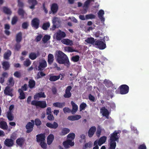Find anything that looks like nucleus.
Listing matches in <instances>:
<instances>
[{
	"label": "nucleus",
	"instance_id": "nucleus-1",
	"mask_svg": "<svg viewBox=\"0 0 149 149\" xmlns=\"http://www.w3.org/2000/svg\"><path fill=\"white\" fill-rule=\"evenodd\" d=\"M57 62L60 64H64L65 66L69 67L70 63L67 56L61 51H59L57 55Z\"/></svg>",
	"mask_w": 149,
	"mask_h": 149
},
{
	"label": "nucleus",
	"instance_id": "nucleus-2",
	"mask_svg": "<svg viewBox=\"0 0 149 149\" xmlns=\"http://www.w3.org/2000/svg\"><path fill=\"white\" fill-rule=\"evenodd\" d=\"M119 131H115L110 135V141L109 144V149H115L116 147V141L118 140L119 137L118 134L119 133Z\"/></svg>",
	"mask_w": 149,
	"mask_h": 149
},
{
	"label": "nucleus",
	"instance_id": "nucleus-3",
	"mask_svg": "<svg viewBox=\"0 0 149 149\" xmlns=\"http://www.w3.org/2000/svg\"><path fill=\"white\" fill-rule=\"evenodd\" d=\"M31 104V105L36 106L37 108L39 107L43 109L47 107V104L45 101H36L33 100L32 101Z\"/></svg>",
	"mask_w": 149,
	"mask_h": 149
},
{
	"label": "nucleus",
	"instance_id": "nucleus-4",
	"mask_svg": "<svg viewBox=\"0 0 149 149\" xmlns=\"http://www.w3.org/2000/svg\"><path fill=\"white\" fill-rule=\"evenodd\" d=\"M54 36L56 39L57 40L59 41L61 40L62 39L65 38L66 36V34L64 31L59 30L55 34Z\"/></svg>",
	"mask_w": 149,
	"mask_h": 149
},
{
	"label": "nucleus",
	"instance_id": "nucleus-5",
	"mask_svg": "<svg viewBox=\"0 0 149 149\" xmlns=\"http://www.w3.org/2000/svg\"><path fill=\"white\" fill-rule=\"evenodd\" d=\"M118 89H119L120 93L122 95L127 93L129 90V86L126 84H123L120 85Z\"/></svg>",
	"mask_w": 149,
	"mask_h": 149
},
{
	"label": "nucleus",
	"instance_id": "nucleus-6",
	"mask_svg": "<svg viewBox=\"0 0 149 149\" xmlns=\"http://www.w3.org/2000/svg\"><path fill=\"white\" fill-rule=\"evenodd\" d=\"M40 23L39 19L37 18H34L31 21V25L35 29H36L39 27Z\"/></svg>",
	"mask_w": 149,
	"mask_h": 149
},
{
	"label": "nucleus",
	"instance_id": "nucleus-7",
	"mask_svg": "<svg viewBox=\"0 0 149 149\" xmlns=\"http://www.w3.org/2000/svg\"><path fill=\"white\" fill-rule=\"evenodd\" d=\"M58 6L56 3H53L51 6V10L49 11V14L52 13L53 14L56 13L58 11Z\"/></svg>",
	"mask_w": 149,
	"mask_h": 149
},
{
	"label": "nucleus",
	"instance_id": "nucleus-8",
	"mask_svg": "<svg viewBox=\"0 0 149 149\" xmlns=\"http://www.w3.org/2000/svg\"><path fill=\"white\" fill-rule=\"evenodd\" d=\"M95 45H96L100 49H104L106 47L105 44L100 40H97L96 41Z\"/></svg>",
	"mask_w": 149,
	"mask_h": 149
},
{
	"label": "nucleus",
	"instance_id": "nucleus-9",
	"mask_svg": "<svg viewBox=\"0 0 149 149\" xmlns=\"http://www.w3.org/2000/svg\"><path fill=\"white\" fill-rule=\"evenodd\" d=\"M63 144L65 148H68L70 146H74V142H72L70 139H68L63 142Z\"/></svg>",
	"mask_w": 149,
	"mask_h": 149
},
{
	"label": "nucleus",
	"instance_id": "nucleus-10",
	"mask_svg": "<svg viewBox=\"0 0 149 149\" xmlns=\"http://www.w3.org/2000/svg\"><path fill=\"white\" fill-rule=\"evenodd\" d=\"M36 141L38 142H41L45 141V134H38L36 136Z\"/></svg>",
	"mask_w": 149,
	"mask_h": 149
},
{
	"label": "nucleus",
	"instance_id": "nucleus-11",
	"mask_svg": "<svg viewBox=\"0 0 149 149\" xmlns=\"http://www.w3.org/2000/svg\"><path fill=\"white\" fill-rule=\"evenodd\" d=\"M34 124L31 122H29L26 125L25 127L27 130L26 132L29 133L31 132L33 130Z\"/></svg>",
	"mask_w": 149,
	"mask_h": 149
},
{
	"label": "nucleus",
	"instance_id": "nucleus-12",
	"mask_svg": "<svg viewBox=\"0 0 149 149\" xmlns=\"http://www.w3.org/2000/svg\"><path fill=\"white\" fill-rule=\"evenodd\" d=\"M4 144L7 147H11L14 145V142L12 139H6L4 141Z\"/></svg>",
	"mask_w": 149,
	"mask_h": 149
},
{
	"label": "nucleus",
	"instance_id": "nucleus-13",
	"mask_svg": "<svg viewBox=\"0 0 149 149\" xmlns=\"http://www.w3.org/2000/svg\"><path fill=\"white\" fill-rule=\"evenodd\" d=\"M47 66L46 61L45 60H43L40 62L39 63V64L38 66V70L42 71Z\"/></svg>",
	"mask_w": 149,
	"mask_h": 149
},
{
	"label": "nucleus",
	"instance_id": "nucleus-14",
	"mask_svg": "<svg viewBox=\"0 0 149 149\" xmlns=\"http://www.w3.org/2000/svg\"><path fill=\"white\" fill-rule=\"evenodd\" d=\"M100 111L103 116L106 117L107 118H108L109 112L105 107H102L100 109Z\"/></svg>",
	"mask_w": 149,
	"mask_h": 149
},
{
	"label": "nucleus",
	"instance_id": "nucleus-15",
	"mask_svg": "<svg viewBox=\"0 0 149 149\" xmlns=\"http://www.w3.org/2000/svg\"><path fill=\"white\" fill-rule=\"evenodd\" d=\"M13 89L8 86H6L4 91V93L6 95H10L11 96H13L12 91Z\"/></svg>",
	"mask_w": 149,
	"mask_h": 149
},
{
	"label": "nucleus",
	"instance_id": "nucleus-16",
	"mask_svg": "<svg viewBox=\"0 0 149 149\" xmlns=\"http://www.w3.org/2000/svg\"><path fill=\"white\" fill-rule=\"evenodd\" d=\"M28 3L31 5L29 6V8L33 9H35V6L38 3L37 0H28Z\"/></svg>",
	"mask_w": 149,
	"mask_h": 149
},
{
	"label": "nucleus",
	"instance_id": "nucleus-17",
	"mask_svg": "<svg viewBox=\"0 0 149 149\" xmlns=\"http://www.w3.org/2000/svg\"><path fill=\"white\" fill-rule=\"evenodd\" d=\"M2 65L3 68L5 71L8 70L10 67V63L7 61H3L2 63Z\"/></svg>",
	"mask_w": 149,
	"mask_h": 149
},
{
	"label": "nucleus",
	"instance_id": "nucleus-18",
	"mask_svg": "<svg viewBox=\"0 0 149 149\" xmlns=\"http://www.w3.org/2000/svg\"><path fill=\"white\" fill-rule=\"evenodd\" d=\"M47 127L50 128L56 129L58 127V124L56 122H54L53 124L50 123H47L46 124Z\"/></svg>",
	"mask_w": 149,
	"mask_h": 149
},
{
	"label": "nucleus",
	"instance_id": "nucleus-19",
	"mask_svg": "<svg viewBox=\"0 0 149 149\" xmlns=\"http://www.w3.org/2000/svg\"><path fill=\"white\" fill-rule=\"evenodd\" d=\"M96 130V128L95 126L91 127L89 129L88 132V135L89 137H92L94 134Z\"/></svg>",
	"mask_w": 149,
	"mask_h": 149
},
{
	"label": "nucleus",
	"instance_id": "nucleus-20",
	"mask_svg": "<svg viewBox=\"0 0 149 149\" xmlns=\"http://www.w3.org/2000/svg\"><path fill=\"white\" fill-rule=\"evenodd\" d=\"M104 13V10H100L98 13V17L100 19L102 22H104L105 21V18L103 17V15Z\"/></svg>",
	"mask_w": 149,
	"mask_h": 149
},
{
	"label": "nucleus",
	"instance_id": "nucleus-21",
	"mask_svg": "<svg viewBox=\"0 0 149 149\" xmlns=\"http://www.w3.org/2000/svg\"><path fill=\"white\" fill-rule=\"evenodd\" d=\"M71 104L72 106L71 112L72 114H74L78 110V106L73 101L71 102Z\"/></svg>",
	"mask_w": 149,
	"mask_h": 149
},
{
	"label": "nucleus",
	"instance_id": "nucleus-22",
	"mask_svg": "<svg viewBox=\"0 0 149 149\" xmlns=\"http://www.w3.org/2000/svg\"><path fill=\"white\" fill-rule=\"evenodd\" d=\"M25 140L23 137H20L16 140V143L18 146H22L24 144Z\"/></svg>",
	"mask_w": 149,
	"mask_h": 149
},
{
	"label": "nucleus",
	"instance_id": "nucleus-23",
	"mask_svg": "<svg viewBox=\"0 0 149 149\" xmlns=\"http://www.w3.org/2000/svg\"><path fill=\"white\" fill-rule=\"evenodd\" d=\"M61 42L67 45H72L73 44L72 41L68 39H63L61 40Z\"/></svg>",
	"mask_w": 149,
	"mask_h": 149
},
{
	"label": "nucleus",
	"instance_id": "nucleus-24",
	"mask_svg": "<svg viewBox=\"0 0 149 149\" xmlns=\"http://www.w3.org/2000/svg\"><path fill=\"white\" fill-rule=\"evenodd\" d=\"M61 74H60L58 76H52V74L49 75L50 77L49 78V80L50 81H55L58 79H59L60 77Z\"/></svg>",
	"mask_w": 149,
	"mask_h": 149
},
{
	"label": "nucleus",
	"instance_id": "nucleus-25",
	"mask_svg": "<svg viewBox=\"0 0 149 149\" xmlns=\"http://www.w3.org/2000/svg\"><path fill=\"white\" fill-rule=\"evenodd\" d=\"M46 97L44 92H40L35 95L34 96V98L35 100H36L38 98H45Z\"/></svg>",
	"mask_w": 149,
	"mask_h": 149
},
{
	"label": "nucleus",
	"instance_id": "nucleus-26",
	"mask_svg": "<svg viewBox=\"0 0 149 149\" xmlns=\"http://www.w3.org/2000/svg\"><path fill=\"white\" fill-rule=\"evenodd\" d=\"M65 102H56L54 103L53 104V105L54 107L60 108H63L65 106Z\"/></svg>",
	"mask_w": 149,
	"mask_h": 149
},
{
	"label": "nucleus",
	"instance_id": "nucleus-27",
	"mask_svg": "<svg viewBox=\"0 0 149 149\" xmlns=\"http://www.w3.org/2000/svg\"><path fill=\"white\" fill-rule=\"evenodd\" d=\"M12 52L11 51L8 49L6 52H5L3 55L4 59L6 60H8L11 55Z\"/></svg>",
	"mask_w": 149,
	"mask_h": 149
},
{
	"label": "nucleus",
	"instance_id": "nucleus-28",
	"mask_svg": "<svg viewBox=\"0 0 149 149\" xmlns=\"http://www.w3.org/2000/svg\"><path fill=\"white\" fill-rule=\"evenodd\" d=\"M36 82L33 79H30L29 81L28 86L31 89H32L35 87Z\"/></svg>",
	"mask_w": 149,
	"mask_h": 149
},
{
	"label": "nucleus",
	"instance_id": "nucleus-29",
	"mask_svg": "<svg viewBox=\"0 0 149 149\" xmlns=\"http://www.w3.org/2000/svg\"><path fill=\"white\" fill-rule=\"evenodd\" d=\"M22 40V33L19 32L16 35V41L17 42H20Z\"/></svg>",
	"mask_w": 149,
	"mask_h": 149
},
{
	"label": "nucleus",
	"instance_id": "nucleus-30",
	"mask_svg": "<svg viewBox=\"0 0 149 149\" xmlns=\"http://www.w3.org/2000/svg\"><path fill=\"white\" fill-rule=\"evenodd\" d=\"M54 138V136L52 134H50L47 137V142L48 145H50L52 143Z\"/></svg>",
	"mask_w": 149,
	"mask_h": 149
},
{
	"label": "nucleus",
	"instance_id": "nucleus-31",
	"mask_svg": "<svg viewBox=\"0 0 149 149\" xmlns=\"http://www.w3.org/2000/svg\"><path fill=\"white\" fill-rule=\"evenodd\" d=\"M0 128L4 130H7L8 126L6 123L4 121H1L0 122Z\"/></svg>",
	"mask_w": 149,
	"mask_h": 149
},
{
	"label": "nucleus",
	"instance_id": "nucleus-32",
	"mask_svg": "<svg viewBox=\"0 0 149 149\" xmlns=\"http://www.w3.org/2000/svg\"><path fill=\"white\" fill-rule=\"evenodd\" d=\"M54 60V57L53 54H49L48 56V62L49 65H51Z\"/></svg>",
	"mask_w": 149,
	"mask_h": 149
},
{
	"label": "nucleus",
	"instance_id": "nucleus-33",
	"mask_svg": "<svg viewBox=\"0 0 149 149\" xmlns=\"http://www.w3.org/2000/svg\"><path fill=\"white\" fill-rule=\"evenodd\" d=\"M18 14L21 16L22 18H24V15L26 13L22 8H19L17 11Z\"/></svg>",
	"mask_w": 149,
	"mask_h": 149
},
{
	"label": "nucleus",
	"instance_id": "nucleus-34",
	"mask_svg": "<svg viewBox=\"0 0 149 149\" xmlns=\"http://www.w3.org/2000/svg\"><path fill=\"white\" fill-rule=\"evenodd\" d=\"M85 41L88 43L93 45H95V42L94 38L92 37L88 38L85 40Z\"/></svg>",
	"mask_w": 149,
	"mask_h": 149
},
{
	"label": "nucleus",
	"instance_id": "nucleus-35",
	"mask_svg": "<svg viewBox=\"0 0 149 149\" xmlns=\"http://www.w3.org/2000/svg\"><path fill=\"white\" fill-rule=\"evenodd\" d=\"M107 137L106 136H103L101 137L98 140V145L101 146L106 141Z\"/></svg>",
	"mask_w": 149,
	"mask_h": 149
},
{
	"label": "nucleus",
	"instance_id": "nucleus-36",
	"mask_svg": "<svg viewBox=\"0 0 149 149\" xmlns=\"http://www.w3.org/2000/svg\"><path fill=\"white\" fill-rule=\"evenodd\" d=\"M3 12L7 15H10L12 14V12L10 9L7 7H3Z\"/></svg>",
	"mask_w": 149,
	"mask_h": 149
},
{
	"label": "nucleus",
	"instance_id": "nucleus-37",
	"mask_svg": "<svg viewBox=\"0 0 149 149\" xmlns=\"http://www.w3.org/2000/svg\"><path fill=\"white\" fill-rule=\"evenodd\" d=\"M70 131V130L67 128H64L61 130V132L60 133V135L61 136L65 135L68 133Z\"/></svg>",
	"mask_w": 149,
	"mask_h": 149
},
{
	"label": "nucleus",
	"instance_id": "nucleus-38",
	"mask_svg": "<svg viewBox=\"0 0 149 149\" xmlns=\"http://www.w3.org/2000/svg\"><path fill=\"white\" fill-rule=\"evenodd\" d=\"M50 24L49 22H47L43 23L42 26V28L44 30H46L50 27Z\"/></svg>",
	"mask_w": 149,
	"mask_h": 149
},
{
	"label": "nucleus",
	"instance_id": "nucleus-39",
	"mask_svg": "<svg viewBox=\"0 0 149 149\" xmlns=\"http://www.w3.org/2000/svg\"><path fill=\"white\" fill-rule=\"evenodd\" d=\"M8 84L9 86H13L15 84V81L13 77H10L8 80Z\"/></svg>",
	"mask_w": 149,
	"mask_h": 149
},
{
	"label": "nucleus",
	"instance_id": "nucleus-40",
	"mask_svg": "<svg viewBox=\"0 0 149 149\" xmlns=\"http://www.w3.org/2000/svg\"><path fill=\"white\" fill-rule=\"evenodd\" d=\"M51 37L49 35H45L42 39V41L44 43H46L50 38Z\"/></svg>",
	"mask_w": 149,
	"mask_h": 149
},
{
	"label": "nucleus",
	"instance_id": "nucleus-41",
	"mask_svg": "<svg viewBox=\"0 0 149 149\" xmlns=\"http://www.w3.org/2000/svg\"><path fill=\"white\" fill-rule=\"evenodd\" d=\"M7 117L9 121H12L14 119V116L11 111L8 112L7 114Z\"/></svg>",
	"mask_w": 149,
	"mask_h": 149
},
{
	"label": "nucleus",
	"instance_id": "nucleus-42",
	"mask_svg": "<svg viewBox=\"0 0 149 149\" xmlns=\"http://www.w3.org/2000/svg\"><path fill=\"white\" fill-rule=\"evenodd\" d=\"M21 48V45L20 44V42H17L14 45L15 50L16 51H19V50Z\"/></svg>",
	"mask_w": 149,
	"mask_h": 149
},
{
	"label": "nucleus",
	"instance_id": "nucleus-43",
	"mask_svg": "<svg viewBox=\"0 0 149 149\" xmlns=\"http://www.w3.org/2000/svg\"><path fill=\"white\" fill-rule=\"evenodd\" d=\"M37 56L36 54L34 52L31 53L29 55V58L32 60H34L36 59Z\"/></svg>",
	"mask_w": 149,
	"mask_h": 149
},
{
	"label": "nucleus",
	"instance_id": "nucleus-44",
	"mask_svg": "<svg viewBox=\"0 0 149 149\" xmlns=\"http://www.w3.org/2000/svg\"><path fill=\"white\" fill-rule=\"evenodd\" d=\"M96 17L95 15L93 14H89L86 15L85 17L87 19H93L95 18Z\"/></svg>",
	"mask_w": 149,
	"mask_h": 149
},
{
	"label": "nucleus",
	"instance_id": "nucleus-45",
	"mask_svg": "<svg viewBox=\"0 0 149 149\" xmlns=\"http://www.w3.org/2000/svg\"><path fill=\"white\" fill-rule=\"evenodd\" d=\"M65 50L69 52H75V50L73 49L72 47H65L64 48Z\"/></svg>",
	"mask_w": 149,
	"mask_h": 149
},
{
	"label": "nucleus",
	"instance_id": "nucleus-46",
	"mask_svg": "<svg viewBox=\"0 0 149 149\" xmlns=\"http://www.w3.org/2000/svg\"><path fill=\"white\" fill-rule=\"evenodd\" d=\"M18 21V17L17 16H14L12 19L11 24L13 25L15 24Z\"/></svg>",
	"mask_w": 149,
	"mask_h": 149
},
{
	"label": "nucleus",
	"instance_id": "nucleus-47",
	"mask_svg": "<svg viewBox=\"0 0 149 149\" xmlns=\"http://www.w3.org/2000/svg\"><path fill=\"white\" fill-rule=\"evenodd\" d=\"M75 137V134L73 133L69 134L67 136L68 138L70 139L72 141L73 140Z\"/></svg>",
	"mask_w": 149,
	"mask_h": 149
},
{
	"label": "nucleus",
	"instance_id": "nucleus-48",
	"mask_svg": "<svg viewBox=\"0 0 149 149\" xmlns=\"http://www.w3.org/2000/svg\"><path fill=\"white\" fill-rule=\"evenodd\" d=\"M46 74L42 72H38L37 75V79H39L45 76Z\"/></svg>",
	"mask_w": 149,
	"mask_h": 149
},
{
	"label": "nucleus",
	"instance_id": "nucleus-49",
	"mask_svg": "<svg viewBox=\"0 0 149 149\" xmlns=\"http://www.w3.org/2000/svg\"><path fill=\"white\" fill-rule=\"evenodd\" d=\"M87 105L86 103H83L81 104L79 106V109L80 111L84 110L86 107Z\"/></svg>",
	"mask_w": 149,
	"mask_h": 149
},
{
	"label": "nucleus",
	"instance_id": "nucleus-50",
	"mask_svg": "<svg viewBox=\"0 0 149 149\" xmlns=\"http://www.w3.org/2000/svg\"><path fill=\"white\" fill-rule=\"evenodd\" d=\"M42 124L40 120L38 118H36L35 120V124L37 126H40Z\"/></svg>",
	"mask_w": 149,
	"mask_h": 149
},
{
	"label": "nucleus",
	"instance_id": "nucleus-51",
	"mask_svg": "<svg viewBox=\"0 0 149 149\" xmlns=\"http://www.w3.org/2000/svg\"><path fill=\"white\" fill-rule=\"evenodd\" d=\"M93 146V143L92 142H89L88 143H86L83 147V149H85L86 148H91Z\"/></svg>",
	"mask_w": 149,
	"mask_h": 149
},
{
	"label": "nucleus",
	"instance_id": "nucleus-52",
	"mask_svg": "<svg viewBox=\"0 0 149 149\" xmlns=\"http://www.w3.org/2000/svg\"><path fill=\"white\" fill-rule=\"evenodd\" d=\"M40 145L41 148L43 149H46L47 148V145L45 141H43L40 143Z\"/></svg>",
	"mask_w": 149,
	"mask_h": 149
},
{
	"label": "nucleus",
	"instance_id": "nucleus-53",
	"mask_svg": "<svg viewBox=\"0 0 149 149\" xmlns=\"http://www.w3.org/2000/svg\"><path fill=\"white\" fill-rule=\"evenodd\" d=\"M79 56L78 55L73 56L72 58V60L74 62H77L79 60Z\"/></svg>",
	"mask_w": 149,
	"mask_h": 149
},
{
	"label": "nucleus",
	"instance_id": "nucleus-54",
	"mask_svg": "<svg viewBox=\"0 0 149 149\" xmlns=\"http://www.w3.org/2000/svg\"><path fill=\"white\" fill-rule=\"evenodd\" d=\"M52 22L53 24H57L59 23L58 18L56 17L53 18Z\"/></svg>",
	"mask_w": 149,
	"mask_h": 149
},
{
	"label": "nucleus",
	"instance_id": "nucleus-55",
	"mask_svg": "<svg viewBox=\"0 0 149 149\" xmlns=\"http://www.w3.org/2000/svg\"><path fill=\"white\" fill-rule=\"evenodd\" d=\"M29 26L28 22H23L22 24V27L24 29H27Z\"/></svg>",
	"mask_w": 149,
	"mask_h": 149
},
{
	"label": "nucleus",
	"instance_id": "nucleus-56",
	"mask_svg": "<svg viewBox=\"0 0 149 149\" xmlns=\"http://www.w3.org/2000/svg\"><path fill=\"white\" fill-rule=\"evenodd\" d=\"M71 93L70 92L65 91V93L64 95V97L65 98H69L71 96Z\"/></svg>",
	"mask_w": 149,
	"mask_h": 149
},
{
	"label": "nucleus",
	"instance_id": "nucleus-57",
	"mask_svg": "<svg viewBox=\"0 0 149 149\" xmlns=\"http://www.w3.org/2000/svg\"><path fill=\"white\" fill-rule=\"evenodd\" d=\"M31 63V62L29 60V59H26V60L24 61V65L25 66L28 67L29 66Z\"/></svg>",
	"mask_w": 149,
	"mask_h": 149
},
{
	"label": "nucleus",
	"instance_id": "nucleus-58",
	"mask_svg": "<svg viewBox=\"0 0 149 149\" xmlns=\"http://www.w3.org/2000/svg\"><path fill=\"white\" fill-rule=\"evenodd\" d=\"M42 37V36L41 34H40L37 36L35 39L36 42H38L40 41L41 40Z\"/></svg>",
	"mask_w": 149,
	"mask_h": 149
},
{
	"label": "nucleus",
	"instance_id": "nucleus-59",
	"mask_svg": "<svg viewBox=\"0 0 149 149\" xmlns=\"http://www.w3.org/2000/svg\"><path fill=\"white\" fill-rule=\"evenodd\" d=\"M94 1V0H87L85 2L84 4V6L86 7H87L90 3L92 1Z\"/></svg>",
	"mask_w": 149,
	"mask_h": 149
},
{
	"label": "nucleus",
	"instance_id": "nucleus-60",
	"mask_svg": "<svg viewBox=\"0 0 149 149\" xmlns=\"http://www.w3.org/2000/svg\"><path fill=\"white\" fill-rule=\"evenodd\" d=\"M14 75L15 77L17 78H20L21 77V74L20 72L19 71L15 72L14 73Z\"/></svg>",
	"mask_w": 149,
	"mask_h": 149
},
{
	"label": "nucleus",
	"instance_id": "nucleus-61",
	"mask_svg": "<svg viewBox=\"0 0 149 149\" xmlns=\"http://www.w3.org/2000/svg\"><path fill=\"white\" fill-rule=\"evenodd\" d=\"M89 100L92 102H95V97L91 94L89 95L88 96Z\"/></svg>",
	"mask_w": 149,
	"mask_h": 149
},
{
	"label": "nucleus",
	"instance_id": "nucleus-62",
	"mask_svg": "<svg viewBox=\"0 0 149 149\" xmlns=\"http://www.w3.org/2000/svg\"><path fill=\"white\" fill-rule=\"evenodd\" d=\"M47 119L49 120L52 121L54 119V117L52 114L48 115Z\"/></svg>",
	"mask_w": 149,
	"mask_h": 149
},
{
	"label": "nucleus",
	"instance_id": "nucleus-63",
	"mask_svg": "<svg viewBox=\"0 0 149 149\" xmlns=\"http://www.w3.org/2000/svg\"><path fill=\"white\" fill-rule=\"evenodd\" d=\"M63 111L65 113H70L71 112V110L68 107H65L63 109Z\"/></svg>",
	"mask_w": 149,
	"mask_h": 149
},
{
	"label": "nucleus",
	"instance_id": "nucleus-64",
	"mask_svg": "<svg viewBox=\"0 0 149 149\" xmlns=\"http://www.w3.org/2000/svg\"><path fill=\"white\" fill-rule=\"evenodd\" d=\"M18 3V6L21 8H22L24 6V4L23 3L20 1H17Z\"/></svg>",
	"mask_w": 149,
	"mask_h": 149
}]
</instances>
